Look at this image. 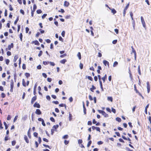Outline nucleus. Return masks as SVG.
I'll use <instances>...</instances> for the list:
<instances>
[{
    "instance_id": "nucleus-29",
    "label": "nucleus",
    "mask_w": 151,
    "mask_h": 151,
    "mask_svg": "<svg viewBox=\"0 0 151 151\" xmlns=\"http://www.w3.org/2000/svg\"><path fill=\"white\" fill-rule=\"evenodd\" d=\"M107 99L108 101H112V98L111 97H108L107 98Z\"/></svg>"
},
{
    "instance_id": "nucleus-5",
    "label": "nucleus",
    "mask_w": 151,
    "mask_h": 151,
    "mask_svg": "<svg viewBox=\"0 0 151 151\" xmlns=\"http://www.w3.org/2000/svg\"><path fill=\"white\" fill-rule=\"evenodd\" d=\"M35 113L37 115H40L42 114V112L40 109H38L36 110Z\"/></svg>"
},
{
    "instance_id": "nucleus-41",
    "label": "nucleus",
    "mask_w": 151,
    "mask_h": 151,
    "mask_svg": "<svg viewBox=\"0 0 151 151\" xmlns=\"http://www.w3.org/2000/svg\"><path fill=\"white\" fill-rule=\"evenodd\" d=\"M147 88H150L149 84V82H147Z\"/></svg>"
},
{
    "instance_id": "nucleus-43",
    "label": "nucleus",
    "mask_w": 151,
    "mask_h": 151,
    "mask_svg": "<svg viewBox=\"0 0 151 151\" xmlns=\"http://www.w3.org/2000/svg\"><path fill=\"white\" fill-rule=\"evenodd\" d=\"M6 63L8 65L9 62V60L8 59H7L5 60Z\"/></svg>"
},
{
    "instance_id": "nucleus-40",
    "label": "nucleus",
    "mask_w": 151,
    "mask_h": 151,
    "mask_svg": "<svg viewBox=\"0 0 151 151\" xmlns=\"http://www.w3.org/2000/svg\"><path fill=\"white\" fill-rule=\"evenodd\" d=\"M47 15V14H43L42 16V19H44L45 17H46V16Z\"/></svg>"
},
{
    "instance_id": "nucleus-2",
    "label": "nucleus",
    "mask_w": 151,
    "mask_h": 151,
    "mask_svg": "<svg viewBox=\"0 0 151 151\" xmlns=\"http://www.w3.org/2000/svg\"><path fill=\"white\" fill-rule=\"evenodd\" d=\"M140 18H141V21L142 22V23L143 26V27H145L146 26L145 23V22L143 18V17H142L141 16V17Z\"/></svg>"
},
{
    "instance_id": "nucleus-3",
    "label": "nucleus",
    "mask_w": 151,
    "mask_h": 151,
    "mask_svg": "<svg viewBox=\"0 0 151 151\" xmlns=\"http://www.w3.org/2000/svg\"><path fill=\"white\" fill-rule=\"evenodd\" d=\"M129 6V3H128V4H127L126 6V7L124 9L123 12V16H125V13H126V11L127 10V9L128 8Z\"/></svg>"
},
{
    "instance_id": "nucleus-59",
    "label": "nucleus",
    "mask_w": 151,
    "mask_h": 151,
    "mask_svg": "<svg viewBox=\"0 0 151 151\" xmlns=\"http://www.w3.org/2000/svg\"><path fill=\"white\" fill-rule=\"evenodd\" d=\"M89 99L91 101H92L93 100V98L91 95H89Z\"/></svg>"
},
{
    "instance_id": "nucleus-63",
    "label": "nucleus",
    "mask_w": 151,
    "mask_h": 151,
    "mask_svg": "<svg viewBox=\"0 0 151 151\" xmlns=\"http://www.w3.org/2000/svg\"><path fill=\"white\" fill-rule=\"evenodd\" d=\"M43 140L44 141L46 142H48V140L45 138H43Z\"/></svg>"
},
{
    "instance_id": "nucleus-61",
    "label": "nucleus",
    "mask_w": 151,
    "mask_h": 151,
    "mask_svg": "<svg viewBox=\"0 0 151 151\" xmlns=\"http://www.w3.org/2000/svg\"><path fill=\"white\" fill-rule=\"evenodd\" d=\"M47 81L49 82H50L52 81V79L50 78H47Z\"/></svg>"
},
{
    "instance_id": "nucleus-12",
    "label": "nucleus",
    "mask_w": 151,
    "mask_h": 151,
    "mask_svg": "<svg viewBox=\"0 0 151 151\" xmlns=\"http://www.w3.org/2000/svg\"><path fill=\"white\" fill-rule=\"evenodd\" d=\"M96 89V88L93 85H92V87L90 88V90L91 91L93 92V90Z\"/></svg>"
},
{
    "instance_id": "nucleus-23",
    "label": "nucleus",
    "mask_w": 151,
    "mask_h": 151,
    "mask_svg": "<svg viewBox=\"0 0 151 151\" xmlns=\"http://www.w3.org/2000/svg\"><path fill=\"white\" fill-rule=\"evenodd\" d=\"M36 9H37V6L36 5V4H34L33 5V11H35Z\"/></svg>"
},
{
    "instance_id": "nucleus-36",
    "label": "nucleus",
    "mask_w": 151,
    "mask_h": 151,
    "mask_svg": "<svg viewBox=\"0 0 151 151\" xmlns=\"http://www.w3.org/2000/svg\"><path fill=\"white\" fill-rule=\"evenodd\" d=\"M42 11L40 9H38L37 11V13L38 14H40L42 13Z\"/></svg>"
},
{
    "instance_id": "nucleus-8",
    "label": "nucleus",
    "mask_w": 151,
    "mask_h": 151,
    "mask_svg": "<svg viewBox=\"0 0 151 151\" xmlns=\"http://www.w3.org/2000/svg\"><path fill=\"white\" fill-rule=\"evenodd\" d=\"M35 107H36L38 108H40V105L38 104L37 103V102H36L33 105Z\"/></svg>"
},
{
    "instance_id": "nucleus-46",
    "label": "nucleus",
    "mask_w": 151,
    "mask_h": 151,
    "mask_svg": "<svg viewBox=\"0 0 151 151\" xmlns=\"http://www.w3.org/2000/svg\"><path fill=\"white\" fill-rule=\"evenodd\" d=\"M117 42V40H114L113 41L112 43L114 44H116Z\"/></svg>"
},
{
    "instance_id": "nucleus-20",
    "label": "nucleus",
    "mask_w": 151,
    "mask_h": 151,
    "mask_svg": "<svg viewBox=\"0 0 151 151\" xmlns=\"http://www.w3.org/2000/svg\"><path fill=\"white\" fill-rule=\"evenodd\" d=\"M18 58V56L17 55H15L14 57V62H16L17 60V59Z\"/></svg>"
},
{
    "instance_id": "nucleus-30",
    "label": "nucleus",
    "mask_w": 151,
    "mask_h": 151,
    "mask_svg": "<svg viewBox=\"0 0 151 151\" xmlns=\"http://www.w3.org/2000/svg\"><path fill=\"white\" fill-rule=\"evenodd\" d=\"M30 128L29 129V131H28V132H27V135H28V136L29 137V138H30L31 137V135H30V132H29V130L30 129Z\"/></svg>"
},
{
    "instance_id": "nucleus-28",
    "label": "nucleus",
    "mask_w": 151,
    "mask_h": 151,
    "mask_svg": "<svg viewBox=\"0 0 151 151\" xmlns=\"http://www.w3.org/2000/svg\"><path fill=\"white\" fill-rule=\"evenodd\" d=\"M50 62H46V61H43V63L44 65H47Z\"/></svg>"
},
{
    "instance_id": "nucleus-49",
    "label": "nucleus",
    "mask_w": 151,
    "mask_h": 151,
    "mask_svg": "<svg viewBox=\"0 0 151 151\" xmlns=\"http://www.w3.org/2000/svg\"><path fill=\"white\" fill-rule=\"evenodd\" d=\"M103 143V142L101 141H99L98 142L97 144L98 145H100L102 144Z\"/></svg>"
},
{
    "instance_id": "nucleus-48",
    "label": "nucleus",
    "mask_w": 151,
    "mask_h": 151,
    "mask_svg": "<svg viewBox=\"0 0 151 151\" xmlns=\"http://www.w3.org/2000/svg\"><path fill=\"white\" fill-rule=\"evenodd\" d=\"M42 75L43 76L45 77V78H46L47 77V75L46 74H45V73H42Z\"/></svg>"
},
{
    "instance_id": "nucleus-17",
    "label": "nucleus",
    "mask_w": 151,
    "mask_h": 151,
    "mask_svg": "<svg viewBox=\"0 0 151 151\" xmlns=\"http://www.w3.org/2000/svg\"><path fill=\"white\" fill-rule=\"evenodd\" d=\"M118 65V63L117 61H115L113 63V67H115Z\"/></svg>"
},
{
    "instance_id": "nucleus-55",
    "label": "nucleus",
    "mask_w": 151,
    "mask_h": 151,
    "mask_svg": "<svg viewBox=\"0 0 151 151\" xmlns=\"http://www.w3.org/2000/svg\"><path fill=\"white\" fill-rule=\"evenodd\" d=\"M59 106L60 107H63V106H65V107L66 108V106L65 104H59Z\"/></svg>"
},
{
    "instance_id": "nucleus-62",
    "label": "nucleus",
    "mask_w": 151,
    "mask_h": 151,
    "mask_svg": "<svg viewBox=\"0 0 151 151\" xmlns=\"http://www.w3.org/2000/svg\"><path fill=\"white\" fill-rule=\"evenodd\" d=\"M38 134L36 132L34 133V135L35 137H37Z\"/></svg>"
},
{
    "instance_id": "nucleus-34",
    "label": "nucleus",
    "mask_w": 151,
    "mask_h": 151,
    "mask_svg": "<svg viewBox=\"0 0 151 151\" xmlns=\"http://www.w3.org/2000/svg\"><path fill=\"white\" fill-rule=\"evenodd\" d=\"M111 12L114 14L116 13V11L115 10V9H111Z\"/></svg>"
},
{
    "instance_id": "nucleus-9",
    "label": "nucleus",
    "mask_w": 151,
    "mask_h": 151,
    "mask_svg": "<svg viewBox=\"0 0 151 151\" xmlns=\"http://www.w3.org/2000/svg\"><path fill=\"white\" fill-rule=\"evenodd\" d=\"M36 99L37 97L36 96H35L32 98L31 101V103L32 104L33 102L36 100Z\"/></svg>"
},
{
    "instance_id": "nucleus-26",
    "label": "nucleus",
    "mask_w": 151,
    "mask_h": 151,
    "mask_svg": "<svg viewBox=\"0 0 151 151\" xmlns=\"http://www.w3.org/2000/svg\"><path fill=\"white\" fill-rule=\"evenodd\" d=\"M131 48L132 49V52H133L134 54H136V51L134 50V48H133L132 46L131 47Z\"/></svg>"
},
{
    "instance_id": "nucleus-32",
    "label": "nucleus",
    "mask_w": 151,
    "mask_h": 151,
    "mask_svg": "<svg viewBox=\"0 0 151 151\" xmlns=\"http://www.w3.org/2000/svg\"><path fill=\"white\" fill-rule=\"evenodd\" d=\"M91 143V140L89 141V142H88V144L87 145V147H89L90 146V145Z\"/></svg>"
},
{
    "instance_id": "nucleus-52",
    "label": "nucleus",
    "mask_w": 151,
    "mask_h": 151,
    "mask_svg": "<svg viewBox=\"0 0 151 151\" xmlns=\"http://www.w3.org/2000/svg\"><path fill=\"white\" fill-rule=\"evenodd\" d=\"M50 119L52 122H55L54 118L52 117H50Z\"/></svg>"
},
{
    "instance_id": "nucleus-54",
    "label": "nucleus",
    "mask_w": 151,
    "mask_h": 151,
    "mask_svg": "<svg viewBox=\"0 0 151 151\" xmlns=\"http://www.w3.org/2000/svg\"><path fill=\"white\" fill-rule=\"evenodd\" d=\"M18 20H19V18L17 17V18L16 20L14 21V24H16V23H17V22L18 21Z\"/></svg>"
},
{
    "instance_id": "nucleus-15",
    "label": "nucleus",
    "mask_w": 151,
    "mask_h": 151,
    "mask_svg": "<svg viewBox=\"0 0 151 151\" xmlns=\"http://www.w3.org/2000/svg\"><path fill=\"white\" fill-rule=\"evenodd\" d=\"M107 78V75L105 74L104 76L102 78V79L103 80V82L104 83L106 79Z\"/></svg>"
},
{
    "instance_id": "nucleus-1",
    "label": "nucleus",
    "mask_w": 151,
    "mask_h": 151,
    "mask_svg": "<svg viewBox=\"0 0 151 151\" xmlns=\"http://www.w3.org/2000/svg\"><path fill=\"white\" fill-rule=\"evenodd\" d=\"M98 111L100 113L102 114L104 117H108L109 116L104 111L99 110H98Z\"/></svg>"
},
{
    "instance_id": "nucleus-31",
    "label": "nucleus",
    "mask_w": 151,
    "mask_h": 151,
    "mask_svg": "<svg viewBox=\"0 0 151 151\" xmlns=\"http://www.w3.org/2000/svg\"><path fill=\"white\" fill-rule=\"evenodd\" d=\"M22 85L23 86H26L25 82L24 79H22Z\"/></svg>"
},
{
    "instance_id": "nucleus-42",
    "label": "nucleus",
    "mask_w": 151,
    "mask_h": 151,
    "mask_svg": "<svg viewBox=\"0 0 151 151\" xmlns=\"http://www.w3.org/2000/svg\"><path fill=\"white\" fill-rule=\"evenodd\" d=\"M65 31H63L62 32L61 35L63 37H64L65 35Z\"/></svg>"
},
{
    "instance_id": "nucleus-33",
    "label": "nucleus",
    "mask_w": 151,
    "mask_h": 151,
    "mask_svg": "<svg viewBox=\"0 0 151 151\" xmlns=\"http://www.w3.org/2000/svg\"><path fill=\"white\" fill-rule=\"evenodd\" d=\"M79 67L81 69H82L83 67V65L81 63L79 65Z\"/></svg>"
},
{
    "instance_id": "nucleus-58",
    "label": "nucleus",
    "mask_w": 151,
    "mask_h": 151,
    "mask_svg": "<svg viewBox=\"0 0 151 151\" xmlns=\"http://www.w3.org/2000/svg\"><path fill=\"white\" fill-rule=\"evenodd\" d=\"M20 12L21 14H22L23 15H24V11L22 9H21L20 10Z\"/></svg>"
},
{
    "instance_id": "nucleus-57",
    "label": "nucleus",
    "mask_w": 151,
    "mask_h": 151,
    "mask_svg": "<svg viewBox=\"0 0 151 151\" xmlns=\"http://www.w3.org/2000/svg\"><path fill=\"white\" fill-rule=\"evenodd\" d=\"M53 103L56 104H59V102L58 101H53L52 102Z\"/></svg>"
},
{
    "instance_id": "nucleus-13",
    "label": "nucleus",
    "mask_w": 151,
    "mask_h": 151,
    "mask_svg": "<svg viewBox=\"0 0 151 151\" xmlns=\"http://www.w3.org/2000/svg\"><path fill=\"white\" fill-rule=\"evenodd\" d=\"M149 106V104L147 105L145 107V112L146 114H147V109L148 108Z\"/></svg>"
},
{
    "instance_id": "nucleus-18",
    "label": "nucleus",
    "mask_w": 151,
    "mask_h": 151,
    "mask_svg": "<svg viewBox=\"0 0 151 151\" xmlns=\"http://www.w3.org/2000/svg\"><path fill=\"white\" fill-rule=\"evenodd\" d=\"M99 83H100L101 88L102 90V91H103V86H102V83L101 81H99Z\"/></svg>"
},
{
    "instance_id": "nucleus-6",
    "label": "nucleus",
    "mask_w": 151,
    "mask_h": 151,
    "mask_svg": "<svg viewBox=\"0 0 151 151\" xmlns=\"http://www.w3.org/2000/svg\"><path fill=\"white\" fill-rule=\"evenodd\" d=\"M13 47V43H11L10 45H9L8 46V48L6 49V50H7V49H8L9 50H10L11 48H12Z\"/></svg>"
},
{
    "instance_id": "nucleus-35",
    "label": "nucleus",
    "mask_w": 151,
    "mask_h": 151,
    "mask_svg": "<svg viewBox=\"0 0 151 151\" xmlns=\"http://www.w3.org/2000/svg\"><path fill=\"white\" fill-rule=\"evenodd\" d=\"M68 137V135H65L63 137V138L64 139H67Z\"/></svg>"
},
{
    "instance_id": "nucleus-39",
    "label": "nucleus",
    "mask_w": 151,
    "mask_h": 151,
    "mask_svg": "<svg viewBox=\"0 0 151 151\" xmlns=\"http://www.w3.org/2000/svg\"><path fill=\"white\" fill-rule=\"evenodd\" d=\"M19 37L21 41H22V33H21Z\"/></svg>"
},
{
    "instance_id": "nucleus-7",
    "label": "nucleus",
    "mask_w": 151,
    "mask_h": 151,
    "mask_svg": "<svg viewBox=\"0 0 151 151\" xmlns=\"http://www.w3.org/2000/svg\"><path fill=\"white\" fill-rule=\"evenodd\" d=\"M103 64H104V65L105 66H106V64H107L108 66V67H109V62L108 61H107L105 60H104L103 61Z\"/></svg>"
},
{
    "instance_id": "nucleus-21",
    "label": "nucleus",
    "mask_w": 151,
    "mask_h": 151,
    "mask_svg": "<svg viewBox=\"0 0 151 151\" xmlns=\"http://www.w3.org/2000/svg\"><path fill=\"white\" fill-rule=\"evenodd\" d=\"M67 60L66 59H63L61 60L60 62L62 64H64L66 62Z\"/></svg>"
},
{
    "instance_id": "nucleus-14",
    "label": "nucleus",
    "mask_w": 151,
    "mask_h": 151,
    "mask_svg": "<svg viewBox=\"0 0 151 151\" xmlns=\"http://www.w3.org/2000/svg\"><path fill=\"white\" fill-rule=\"evenodd\" d=\"M32 43H34L35 44V45H40L39 43V42L38 41H37V40H36V41H33L32 42Z\"/></svg>"
},
{
    "instance_id": "nucleus-60",
    "label": "nucleus",
    "mask_w": 151,
    "mask_h": 151,
    "mask_svg": "<svg viewBox=\"0 0 151 151\" xmlns=\"http://www.w3.org/2000/svg\"><path fill=\"white\" fill-rule=\"evenodd\" d=\"M49 63L50 64V65H52V66H54L55 65V64L53 62H50Z\"/></svg>"
},
{
    "instance_id": "nucleus-11",
    "label": "nucleus",
    "mask_w": 151,
    "mask_h": 151,
    "mask_svg": "<svg viewBox=\"0 0 151 151\" xmlns=\"http://www.w3.org/2000/svg\"><path fill=\"white\" fill-rule=\"evenodd\" d=\"M24 138L26 142L28 143L29 142V141L26 135H24Z\"/></svg>"
},
{
    "instance_id": "nucleus-50",
    "label": "nucleus",
    "mask_w": 151,
    "mask_h": 151,
    "mask_svg": "<svg viewBox=\"0 0 151 151\" xmlns=\"http://www.w3.org/2000/svg\"><path fill=\"white\" fill-rule=\"evenodd\" d=\"M42 125L43 126H45V123L44 120L42 121Z\"/></svg>"
},
{
    "instance_id": "nucleus-37",
    "label": "nucleus",
    "mask_w": 151,
    "mask_h": 151,
    "mask_svg": "<svg viewBox=\"0 0 151 151\" xmlns=\"http://www.w3.org/2000/svg\"><path fill=\"white\" fill-rule=\"evenodd\" d=\"M18 117V116H16L14 118L13 122H15Z\"/></svg>"
},
{
    "instance_id": "nucleus-53",
    "label": "nucleus",
    "mask_w": 151,
    "mask_h": 151,
    "mask_svg": "<svg viewBox=\"0 0 151 151\" xmlns=\"http://www.w3.org/2000/svg\"><path fill=\"white\" fill-rule=\"evenodd\" d=\"M42 51H40L39 52V53L38 55V56L39 57H40L42 55Z\"/></svg>"
},
{
    "instance_id": "nucleus-44",
    "label": "nucleus",
    "mask_w": 151,
    "mask_h": 151,
    "mask_svg": "<svg viewBox=\"0 0 151 151\" xmlns=\"http://www.w3.org/2000/svg\"><path fill=\"white\" fill-rule=\"evenodd\" d=\"M16 142L15 141H12V144L13 146L14 145L16 144Z\"/></svg>"
},
{
    "instance_id": "nucleus-56",
    "label": "nucleus",
    "mask_w": 151,
    "mask_h": 151,
    "mask_svg": "<svg viewBox=\"0 0 151 151\" xmlns=\"http://www.w3.org/2000/svg\"><path fill=\"white\" fill-rule=\"evenodd\" d=\"M11 119V116L10 115H8V117H7V120H9Z\"/></svg>"
},
{
    "instance_id": "nucleus-4",
    "label": "nucleus",
    "mask_w": 151,
    "mask_h": 151,
    "mask_svg": "<svg viewBox=\"0 0 151 151\" xmlns=\"http://www.w3.org/2000/svg\"><path fill=\"white\" fill-rule=\"evenodd\" d=\"M14 87V83L13 82L11 81V82L10 83V87H11V89L10 90V91L12 92L13 91V88Z\"/></svg>"
},
{
    "instance_id": "nucleus-38",
    "label": "nucleus",
    "mask_w": 151,
    "mask_h": 151,
    "mask_svg": "<svg viewBox=\"0 0 151 151\" xmlns=\"http://www.w3.org/2000/svg\"><path fill=\"white\" fill-rule=\"evenodd\" d=\"M59 126L58 125H54L53 126V128H54L55 129H57L58 127Z\"/></svg>"
},
{
    "instance_id": "nucleus-16",
    "label": "nucleus",
    "mask_w": 151,
    "mask_h": 151,
    "mask_svg": "<svg viewBox=\"0 0 151 151\" xmlns=\"http://www.w3.org/2000/svg\"><path fill=\"white\" fill-rule=\"evenodd\" d=\"M83 111L84 114H86V109L85 108V105H84V104L83 102Z\"/></svg>"
},
{
    "instance_id": "nucleus-64",
    "label": "nucleus",
    "mask_w": 151,
    "mask_h": 151,
    "mask_svg": "<svg viewBox=\"0 0 151 151\" xmlns=\"http://www.w3.org/2000/svg\"><path fill=\"white\" fill-rule=\"evenodd\" d=\"M6 96L5 94L4 93H1V96L2 98H4Z\"/></svg>"
},
{
    "instance_id": "nucleus-25",
    "label": "nucleus",
    "mask_w": 151,
    "mask_h": 151,
    "mask_svg": "<svg viewBox=\"0 0 151 151\" xmlns=\"http://www.w3.org/2000/svg\"><path fill=\"white\" fill-rule=\"evenodd\" d=\"M72 115L71 114H69V121H71L72 120Z\"/></svg>"
},
{
    "instance_id": "nucleus-45",
    "label": "nucleus",
    "mask_w": 151,
    "mask_h": 151,
    "mask_svg": "<svg viewBox=\"0 0 151 151\" xmlns=\"http://www.w3.org/2000/svg\"><path fill=\"white\" fill-rule=\"evenodd\" d=\"M78 142L79 144H81L82 142V140L81 139H79L78 141Z\"/></svg>"
},
{
    "instance_id": "nucleus-47",
    "label": "nucleus",
    "mask_w": 151,
    "mask_h": 151,
    "mask_svg": "<svg viewBox=\"0 0 151 151\" xmlns=\"http://www.w3.org/2000/svg\"><path fill=\"white\" fill-rule=\"evenodd\" d=\"M111 109L112 111L113 112L114 114L116 112V110L115 109H114L113 108H111Z\"/></svg>"
},
{
    "instance_id": "nucleus-51",
    "label": "nucleus",
    "mask_w": 151,
    "mask_h": 151,
    "mask_svg": "<svg viewBox=\"0 0 151 151\" xmlns=\"http://www.w3.org/2000/svg\"><path fill=\"white\" fill-rule=\"evenodd\" d=\"M58 12H61L62 13H63L65 12V11H64V9H61L60 10H59L58 11Z\"/></svg>"
},
{
    "instance_id": "nucleus-22",
    "label": "nucleus",
    "mask_w": 151,
    "mask_h": 151,
    "mask_svg": "<svg viewBox=\"0 0 151 151\" xmlns=\"http://www.w3.org/2000/svg\"><path fill=\"white\" fill-rule=\"evenodd\" d=\"M138 72L139 74V75H141V72H140V66H139V65L138 66Z\"/></svg>"
},
{
    "instance_id": "nucleus-27",
    "label": "nucleus",
    "mask_w": 151,
    "mask_h": 151,
    "mask_svg": "<svg viewBox=\"0 0 151 151\" xmlns=\"http://www.w3.org/2000/svg\"><path fill=\"white\" fill-rule=\"evenodd\" d=\"M25 76H26L27 78H28L30 76V74L29 73H25Z\"/></svg>"
},
{
    "instance_id": "nucleus-19",
    "label": "nucleus",
    "mask_w": 151,
    "mask_h": 151,
    "mask_svg": "<svg viewBox=\"0 0 151 151\" xmlns=\"http://www.w3.org/2000/svg\"><path fill=\"white\" fill-rule=\"evenodd\" d=\"M77 56L79 60H81V54L80 52H78L77 55Z\"/></svg>"
},
{
    "instance_id": "nucleus-24",
    "label": "nucleus",
    "mask_w": 151,
    "mask_h": 151,
    "mask_svg": "<svg viewBox=\"0 0 151 151\" xmlns=\"http://www.w3.org/2000/svg\"><path fill=\"white\" fill-rule=\"evenodd\" d=\"M116 121L119 122H120L121 121V118L118 117L116 118Z\"/></svg>"
},
{
    "instance_id": "nucleus-10",
    "label": "nucleus",
    "mask_w": 151,
    "mask_h": 151,
    "mask_svg": "<svg viewBox=\"0 0 151 151\" xmlns=\"http://www.w3.org/2000/svg\"><path fill=\"white\" fill-rule=\"evenodd\" d=\"M69 5V2L67 1H65V2H64V6H66V7H68V6Z\"/></svg>"
}]
</instances>
